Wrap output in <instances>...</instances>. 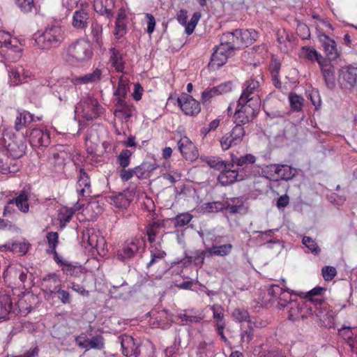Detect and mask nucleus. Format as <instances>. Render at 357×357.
I'll return each instance as SVG.
<instances>
[{
  "label": "nucleus",
  "mask_w": 357,
  "mask_h": 357,
  "mask_svg": "<svg viewBox=\"0 0 357 357\" xmlns=\"http://www.w3.org/2000/svg\"><path fill=\"white\" fill-rule=\"evenodd\" d=\"M278 301L279 307H287L288 319L291 321L303 319L316 312L317 307L311 306V300L303 301L291 300L290 293L278 285H272L267 289L264 303H273Z\"/></svg>",
  "instance_id": "obj_1"
},
{
  "label": "nucleus",
  "mask_w": 357,
  "mask_h": 357,
  "mask_svg": "<svg viewBox=\"0 0 357 357\" xmlns=\"http://www.w3.org/2000/svg\"><path fill=\"white\" fill-rule=\"evenodd\" d=\"M254 336V330L252 328H249L247 330L243 331L241 334V343H245L248 344L252 340Z\"/></svg>",
  "instance_id": "obj_64"
},
{
  "label": "nucleus",
  "mask_w": 357,
  "mask_h": 357,
  "mask_svg": "<svg viewBox=\"0 0 357 357\" xmlns=\"http://www.w3.org/2000/svg\"><path fill=\"white\" fill-rule=\"evenodd\" d=\"M255 161V156L250 153H247L240 157L232 154L231 157V162L229 163V168H232L235 165L242 167L247 164H254Z\"/></svg>",
  "instance_id": "obj_36"
},
{
  "label": "nucleus",
  "mask_w": 357,
  "mask_h": 357,
  "mask_svg": "<svg viewBox=\"0 0 357 357\" xmlns=\"http://www.w3.org/2000/svg\"><path fill=\"white\" fill-rule=\"evenodd\" d=\"M232 318L238 322H249L250 315L248 312L243 308H236L231 313Z\"/></svg>",
  "instance_id": "obj_47"
},
{
  "label": "nucleus",
  "mask_w": 357,
  "mask_h": 357,
  "mask_svg": "<svg viewBox=\"0 0 357 357\" xmlns=\"http://www.w3.org/2000/svg\"><path fill=\"white\" fill-rule=\"evenodd\" d=\"M260 105L259 96L254 91H243L234 114V123L240 125L249 123L255 117Z\"/></svg>",
  "instance_id": "obj_2"
},
{
  "label": "nucleus",
  "mask_w": 357,
  "mask_h": 357,
  "mask_svg": "<svg viewBox=\"0 0 357 357\" xmlns=\"http://www.w3.org/2000/svg\"><path fill=\"white\" fill-rule=\"evenodd\" d=\"M231 47L227 43L221 42L212 55L209 66L215 69L223 66L228 58L233 55L234 50H231Z\"/></svg>",
  "instance_id": "obj_12"
},
{
  "label": "nucleus",
  "mask_w": 357,
  "mask_h": 357,
  "mask_svg": "<svg viewBox=\"0 0 357 357\" xmlns=\"http://www.w3.org/2000/svg\"><path fill=\"white\" fill-rule=\"evenodd\" d=\"M201 13L196 12L192 16L189 22H187L185 25V32L188 35H190L194 31L198 22L201 18Z\"/></svg>",
  "instance_id": "obj_55"
},
{
  "label": "nucleus",
  "mask_w": 357,
  "mask_h": 357,
  "mask_svg": "<svg viewBox=\"0 0 357 357\" xmlns=\"http://www.w3.org/2000/svg\"><path fill=\"white\" fill-rule=\"evenodd\" d=\"M30 142L37 146H47L50 143V132L47 130L33 129L30 133Z\"/></svg>",
  "instance_id": "obj_20"
},
{
  "label": "nucleus",
  "mask_w": 357,
  "mask_h": 357,
  "mask_svg": "<svg viewBox=\"0 0 357 357\" xmlns=\"http://www.w3.org/2000/svg\"><path fill=\"white\" fill-rule=\"evenodd\" d=\"M132 152L128 149H123L117 156V162L122 167L126 168L130 165Z\"/></svg>",
  "instance_id": "obj_46"
},
{
  "label": "nucleus",
  "mask_w": 357,
  "mask_h": 357,
  "mask_svg": "<svg viewBox=\"0 0 357 357\" xmlns=\"http://www.w3.org/2000/svg\"><path fill=\"white\" fill-rule=\"evenodd\" d=\"M233 202L234 204H228L225 208L231 213H241L245 210V208L241 201L238 199H235Z\"/></svg>",
  "instance_id": "obj_56"
},
{
  "label": "nucleus",
  "mask_w": 357,
  "mask_h": 357,
  "mask_svg": "<svg viewBox=\"0 0 357 357\" xmlns=\"http://www.w3.org/2000/svg\"><path fill=\"white\" fill-rule=\"evenodd\" d=\"M142 242L136 238L128 239L118 250L117 258L123 261L133 257L139 251Z\"/></svg>",
  "instance_id": "obj_14"
},
{
  "label": "nucleus",
  "mask_w": 357,
  "mask_h": 357,
  "mask_svg": "<svg viewBox=\"0 0 357 357\" xmlns=\"http://www.w3.org/2000/svg\"><path fill=\"white\" fill-rule=\"evenodd\" d=\"M16 316L13 297L8 294L0 295V320H6Z\"/></svg>",
  "instance_id": "obj_16"
},
{
  "label": "nucleus",
  "mask_w": 357,
  "mask_h": 357,
  "mask_svg": "<svg viewBox=\"0 0 357 357\" xmlns=\"http://www.w3.org/2000/svg\"><path fill=\"white\" fill-rule=\"evenodd\" d=\"M205 256L206 254L204 251L197 250L190 257V260L195 265H202L204 263Z\"/></svg>",
  "instance_id": "obj_63"
},
{
  "label": "nucleus",
  "mask_w": 357,
  "mask_h": 357,
  "mask_svg": "<svg viewBox=\"0 0 357 357\" xmlns=\"http://www.w3.org/2000/svg\"><path fill=\"white\" fill-rule=\"evenodd\" d=\"M324 49L329 60H335L339 56L335 42L326 34L320 36Z\"/></svg>",
  "instance_id": "obj_26"
},
{
  "label": "nucleus",
  "mask_w": 357,
  "mask_h": 357,
  "mask_svg": "<svg viewBox=\"0 0 357 357\" xmlns=\"http://www.w3.org/2000/svg\"><path fill=\"white\" fill-rule=\"evenodd\" d=\"M93 55L92 45L84 39L72 43L66 50V60L74 64H83L89 61Z\"/></svg>",
  "instance_id": "obj_3"
},
{
  "label": "nucleus",
  "mask_w": 357,
  "mask_h": 357,
  "mask_svg": "<svg viewBox=\"0 0 357 357\" xmlns=\"http://www.w3.org/2000/svg\"><path fill=\"white\" fill-rule=\"evenodd\" d=\"M278 176L279 180L289 181L297 174L296 169L287 165H278Z\"/></svg>",
  "instance_id": "obj_39"
},
{
  "label": "nucleus",
  "mask_w": 357,
  "mask_h": 357,
  "mask_svg": "<svg viewBox=\"0 0 357 357\" xmlns=\"http://www.w3.org/2000/svg\"><path fill=\"white\" fill-rule=\"evenodd\" d=\"M102 73V69L97 68L92 73L85 75L82 77L73 79V83L75 85H80L82 84L94 83L100 80Z\"/></svg>",
  "instance_id": "obj_30"
},
{
  "label": "nucleus",
  "mask_w": 357,
  "mask_h": 357,
  "mask_svg": "<svg viewBox=\"0 0 357 357\" xmlns=\"http://www.w3.org/2000/svg\"><path fill=\"white\" fill-rule=\"evenodd\" d=\"M45 280L54 284V287L52 289L51 287H50L49 291L51 294H57L58 298L63 304H68L70 303L71 299L69 292L59 288L61 284L58 275L54 273L50 274Z\"/></svg>",
  "instance_id": "obj_18"
},
{
  "label": "nucleus",
  "mask_w": 357,
  "mask_h": 357,
  "mask_svg": "<svg viewBox=\"0 0 357 357\" xmlns=\"http://www.w3.org/2000/svg\"><path fill=\"white\" fill-rule=\"evenodd\" d=\"M29 248V244L24 241H17L12 243L11 252L19 255H25Z\"/></svg>",
  "instance_id": "obj_49"
},
{
  "label": "nucleus",
  "mask_w": 357,
  "mask_h": 357,
  "mask_svg": "<svg viewBox=\"0 0 357 357\" xmlns=\"http://www.w3.org/2000/svg\"><path fill=\"white\" fill-rule=\"evenodd\" d=\"M114 96L116 100L114 111V116L121 120H128L133 115L135 108L126 102V91H114Z\"/></svg>",
  "instance_id": "obj_8"
},
{
  "label": "nucleus",
  "mask_w": 357,
  "mask_h": 357,
  "mask_svg": "<svg viewBox=\"0 0 357 357\" xmlns=\"http://www.w3.org/2000/svg\"><path fill=\"white\" fill-rule=\"evenodd\" d=\"M243 179L244 178L242 175H240L236 170L231 169V168L222 169L218 177V182L223 186L233 184L236 181Z\"/></svg>",
  "instance_id": "obj_21"
},
{
  "label": "nucleus",
  "mask_w": 357,
  "mask_h": 357,
  "mask_svg": "<svg viewBox=\"0 0 357 357\" xmlns=\"http://www.w3.org/2000/svg\"><path fill=\"white\" fill-rule=\"evenodd\" d=\"M278 165H271L266 166L264 170L263 173L265 174V176L272 181H278L279 176L278 173Z\"/></svg>",
  "instance_id": "obj_53"
},
{
  "label": "nucleus",
  "mask_w": 357,
  "mask_h": 357,
  "mask_svg": "<svg viewBox=\"0 0 357 357\" xmlns=\"http://www.w3.org/2000/svg\"><path fill=\"white\" fill-rule=\"evenodd\" d=\"M16 197L9 199L10 204H15L17 208L24 213H27L29 211V204L28 203L29 194L23 190L19 194L15 193Z\"/></svg>",
  "instance_id": "obj_29"
},
{
  "label": "nucleus",
  "mask_w": 357,
  "mask_h": 357,
  "mask_svg": "<svg viewBox=\"0 0 357 357\" xmlns=\"http://www.w3.org/2000/svg\"><path fill=\"white\" fill-rule=\"evenodd\" d=\"M192 218V215L188 213L179 214L175 218V225L176 227H183L188 225Z\"/></svg>",
  "instance_id": "obj_59"
},
{
  "label": "nucleus",
  "mask_w": 357,
  "mask_h": 357,
  "mask_svg": "<svg viewBox=\"0 0 357 357\" xmlns=\"http://www.w3.org/2000/svg\"><path fill=\"white\" fill-rule=\"evenodd\" d=\"M233 248V245L230 243L222 245H213L211 248L207 249V252L211 255H217L224 257L228 255Z\"/></svg>",
  "instance_id": "obj_41"
},
{
  "label": "nucleus",
  "mask_w": 357,
  "mask_h": 357,
  "mask_svg": "<svg viewBox=\"0 0 357 357\" xmlns=\"http://www.w3.org/2000/svg\"><path fill=\"white\" fill-rule=\"evenodd\" d=\"M77 190L82 197L89 196L91 194V181L89 176L83 169H80L77 183Z\"/></svg>",
  "instance_id": "obj_25"
},
{
  "label": "nucleus",
  "mask_w": 357,
  "mask_h": 357,
  "mask_svg": "<svg viewBox=\"0 0 357 357\" xmlns=\"http://www.w3.org/2000/svg\"><path fill=\"white\" fill-rule=\"evenodd\" d=\"M137 357H155V349L152 344L139 346Z\"/></svg>",
  "instance_id": "obj_54"
},
{
  "label": "nucleus",
  "mask_w": 357,
  "mask_h": 357,
  "mask_svg": "<svg viewBox=\"0 0 357 357\" xmlns=\"http://www.w3.org/2000/svg\"><path fill=\"white\" fill-rule=\"evenodd\" d=\"M110 199L111 204L114 205L119 208H126L130 203V200L128 198L126 195L123 193L111 197Z\"/></svg>",
  "instance_id": "obj_44"
},
{
  "label": "nucleus",
  "mask_w": 357,
  "mask_h": 357,
  "mask_svg": "<svg viewBox=\"0 0 357 357\" xmlns=\"http://www.w3.org/2000/svg\"><path fill=\"white\" fill-rule=\"evenodd\" d=\"M178 149L186 160L193 162L199 157V151L196 145L186 136H183L177 142Z\"/></svg>",
  "instance_id": "obj_13"
},
{
  "label": "nucleus",
  "mask_w": 357,
  "mask_h": 357,
  "mask_svg": "<svg viewBox=\"0 0 357 357\" xmlns=\"http://www.w3.org/2000/svg\"><path fill=\"white\" fill-rule=\"evenodd\" d=\"M321 68V71L323 73V76L326 82V86L328 88H331L333 86V75L331 70V67L330 65H328L325 61L323 60V67L320 66Z\"/></svg>",
  "instance_id": "obj_48"
},
{
  "label": "nucleus",
  "mask_w": 357,
  "mask_h": 357,
  "mask_svg": "<svg viewBox=\"0 0 357 357\" xmlns=\"http://www.w3.org/2000/svg\"><path fill=\"white\" fill-rule=\"evenodd\" d=\"M82 243L86 248H94L99 251L100 248L104 246L105 240L93 229H86L82 231Z\"/></svg>",
  "instance_id": "obj_15"
},
{
  "label": "nucleus",
  "mask_w": 357,
  "mask_h": 357,
  "mask_svg": "<svg viewBox=\"0 0 357 357\" xmlns=\"http://www.w3.org/2000/svg\"><path fill=\"white\" fill-rule=\"evenodd\" d=\"M79 209L80 206L78 203H77L73 208H61L58 214V220L60 222L61 227H65L66 224L70 221L75 211H79Z\"/></svg>",
  "instance_id": "obj_31"
},
{
  "label": "nucleus",
  "mask_w": 357,
  "mask_h": 357,
  "mask_svg": "<svg viewBox=\"0 0 357 357\" xmlns=\"http://www.w3.org/2000/svg\"><path fill=\"white\" fill-rule=\"evenodd\" d=\"M211 310L213 312V319L217 322V326H218L219 324H225L223 321L224 315L222 307L218 305H214L211 307Z\"/></svg>",
  "instance_id": "obj_58"
},
{
  "label": "nucleus",
  "mask_w": 357,
  "mask_h": 357,
  "mask_svg": "<svg viewBox=\"0 0 357 357\" xmlns=\"http://www.w3.org/2000/svg\"><path fill=\"white\" fill-rule=\"evenodd\" d=\"M263 79L260 75L251 78L247 82L245 89H257L261 86Z\"/></svg>",
  "instance_id": "obj_62"
},
{
  "label": "nucleus",
  "mask_w": 357,
  "mask_h": 357,
  "mask_svg": "<svg viewBox=\"0 0 357 357\" xmlns=\"http://www.w3.org/2000/svg\"><path fill=\"white\" fill-rule=\"evenodd\" d=\"M24 70L22 67H10L8 73L10 78V86H17L25 79L23 75Z\"/></svg>",
  "instance_id": "obj_34"
},
{
  "label": "nucleus",
  "mask_w": 357,
  "mask_h": 357,
  "mask_svg": "<svg viewBox=\"0 0 357 357\" xmlns=\"http://www.w3.org/2000/svg\"><path fill=\"white\" fill-rule=\"evenodd\" d=\"M122 353L126 357H137L139 347L136 343L132 337L124 335L121 337V341Z\"/></svg>",
  "instance_id": "obj_24"
},
{
  "label": "nucleus",
  "mask_w": 357,
  "mask_h": 357,
  "mask_svg": "<svg viewBox=\"0 0 357 357\" xmlns=\"http://www.w3.org/2000/svg\"><path fill=\"white\" fill-rule=\"evenodd\" d=\"M114 0H94L93 7L95 10L101 15L111 19L114 15Z\"/></svg>",
  "instance_id": "obj_22"
},
{
  "label": "nucleus",
  "mask_w": 357,
  "mask_h": 357,
  "mask_svg": "<svg viewBox=\"0 0 357 357\" xmlns=\"http://www.w3.org/2000/svg\"><path fill=\"white\" fill-rule=\"evenodd\" d=\"M206 163L211 168L222 171L225 168H229V163L222 160L220 157L211 156L204 159Z\"/></svg>",
  "instance_id": "obj_42"
},
{
  "label": "nucleus",
  "mask_w": 357,
  "mask_h": 357,
  "mask_svg": "<svg viewBox=\"0 0 357 357\" xmlns=\"http://www.w3.org/2000/svg\"><path fill=\"white\" fill-rule=\"evenodd\" d=\"M47 240L49 245V252L56 255V248L59 243V235L57 232H48Z\"/></svg>",
  "instance_id": "obj_51"
},
{
  "label": "nucleus",
  "mask_w": 357,
  "mask_h": 357,
  "mask_svg": "<svg viewBox=\"0 0 357 357\" xmlns=\"http://www.w3.org/2000/svg\"><path fill=\"white\" fill-rule=\"evenodd\" d=\"M344 80L353 86L357 81V67L347 66L342 70Z\"/></svg>",
  "instance_id": "obj_40"
},
{
  "label": "nucleus",
  "mask_w": 357,
  "mask_h": 357,
  "mask_svg": "<svg viewBox=\"0 0 357 357\" xmlns=\"http://www.w3.org/2000/svg\"><path fill=\"white\" fill-rule=\"evenodd\" d=\"M36 300V296L29 292H23L22 295L13 296L15 314L27 315L32 310V305L35 303Z\"/></svg>",
  "instance_id": "obj_11"
},
{
  "label": "nucleus",
  "mask_w": 357,
  "mask_h": 357,
  "mask_svg": "<svg viewBox=\"0 0 357 357\" xmlns=\"http://www.w3.org/2000/svg\"><path fill=\"white\" fill-rule=\"evenodd\" d=\"M33 121V116L26 111L19 112L15 122V128L17 131L22 130L24 127Z\"/></svg>",
  "instance_id": "obj_35"
},
{
  "label": "nucleus",
  "mask_w": 357,
  "mask_h": 357,
  "mask_svg": "<svg viewBox=\"0 0 357 357\" xmlns=\"http://www.w3.org/2000/svg\"><path fill=\"white\" fill-rule=\"evenodd\" d=\"M161 228L162 225L159 222H153L152 224L149 225L146 227V233L149 243H153L155 241Z\"/></svg>",
  "instance_id": "obj_45"
},
{
  "label": "nucleus",
  "mask_w": 357,
  "mask_h": 357,
  "mask_svg": "<svg viewBox=\"0 0 357 357\" xmlns=\"http://www.w3.org/2000/svg\"><path fill=\"white\" fill-rule=\"evenodd\" d=\"M151 260L147 264V268H150L153 264L163 260L166 256V252L162 249L160 243L154 244L150 248Z\"/></svg>",
  "instance_id": "obj_32"
},
{
  "label": "nucleus",
  "mask_w": 357,
  "mask_h": 357,
  "mask_svg": "<svg viewBox=\"0 0 357 357\" xmlns=\"http://www.w3.org/2000/svg\"><path fill=\"white\" fill-rule=\"evenodd\" d=\"M91 36L96 45L100 47H103L102 40V26L99 24H93L91 26Z\"/></svg>",
  "instance_id": "obj_43"
},
{
  "label": "nucleus",
  "mask_w": 357,
  "mask_h": 357,
  "mask_svg": "<svg viewBox=\"0 0 357 357\" xmlns=\"http://www.w3.org/2000/svg\"><path fill=\"white\" fill-rule=\"evenodd\" d=\"M301 57L310 61H317L320 66L323 67V60L317 50L311 47H303L300 52Z\"/></svg>",
  "instance_id": "obj_33"
},
{
  "label": "nucleus",
  "mask_w": 357,
  "mask_h": 357,
  "mask_svg": "<svg viewBox=\"0 0 357 357\" xmlns=\"http://www.w3.org/2000/svg\"><path fill=\"white\" fill-rule=\"evenodd\" d=\"M224 208V204L220 202H208L203 206L204 210L208 213H215L222 210Z\"/></svg>",
  "instance_id": "obj_57"
},
{
  "label": "nucleus",
  "mask_w": 357,
  "mask_h": 357,
  "mask_svg": "<svg viewBox=\"0 0 357 357\" xmlns=\"http://www.w3.org/2000/svg\"><path fill=\"white\" fill-rule=\"evenodd\" d=\"M63 33L60 26H49L36 39V43L43 50L58 47L63 40Z\"/></svg>",
  "instance_id": "obj_5"
},
{
  "label": "nucleus",
  "mask_w": 357,
  "mask_h": 357,
  "mask_svg": "<svg viewBox=\"0 0 357 357\" xmlns=\"http://www.w3.org/2000/svg\"><path fill=\"white\" fill-rule=\"evenodd\" d=\"M322 276L326 281L332 280L337 275V271L335 267L326 266H324L322 270Z\"/></svg>",
  "instance_id": "obj_60"
},
{
  "label": "nucleus",
  "mask_w": 357,
  "mask_h": 357,
  "mask_svg": "<svg viewBox=\"0 0 357 357\" xmlns=\"http://www.w3.org/2000/svg\"><path fill=\"white\" fill-rule=\"evenodd\" d=\"M177 103L186 116H197L201 111L199 102L192 96L182 93L177 98Z\"/></svg>",
  "instance_id": "obj_10"
},
{
  "label": "nucleus",
  "mask_w": 357,
  "mask_h": 357,
  "mask_svg": "<svg viewBox=\"0 0 357 357\" xmlns=\"http://www.w3.org/2000/svg\"><path fill=\"white\" fill-rule=\"evenodd\" d=\"M302 243L314 255H317L320 253V252H321L320 248L318 246L317 242L312 238H310L309 236H304L303 238Z\"/></svg>",
  "instance_id": "obj_52"
},
{
  "label": "nucleus",
  "mask_w": 357,
  "mask_h": 357,
  "mask_svg": "<svg viewBox=\"0 0 357 357\" xmlns=\"http://www.w3.org/2000/svg\"><path fill=\"white\" fill-rule=\"evenodd\" d=\"M19 169V161L10 157L6 151L0 149V172L2 174L15 173Z\"/></svg>",
  "instance_id": "obj_19"
},
{
  "label": "nucleus",
  "mask_w": 357,
  "mask_h": 357,
  "mask_svg": "<svg viewBox=\"0 0 357 357\" xmlns=\"http://www.w3.org/2000/svg\"><path fill=\"white\" fill-rule=\"evenodd\" d=\"M76 344L86 350L91 349L100 350L104 348V339L102 335H96L91 339H87L84 334L75 337Z\"/></svg>",
  "instance_id": "obj_17"
},
{
  "label": "nucleus",
  "mask_w": 357,
  "mask_h": 357,
  "mask_svg": "<svg viewBox=\"0 0 357 357\" xmlns=\"http://www.w3.org/2000/svg\"><path fill=\"white\" fill-rule=\"evenodd\" d=\"M102 107L98 101L91 96L82 97L75 108V119L92 121L102 112Z\"/></svg>",
  "instance_id": "obj_4"
},
{
  "label": "nucleus",
  "mask_w": 357,
  "mask_h": 357,
  "mask_svg": "<svg viewBox=\"0 0 357 357\" xmlns=\"http://www.w3.org/2000/svg\"><path fill=\"white\" fill-rule=\"evenodd\" d=\"M126 25L125 23L115 22V27L113 33L116 38L119 39L126 33Z\"/></svg>",
  "instance_id": "obj_61"
},
{
  "label": "nucleus",
  "mask_w": 357,
  "mask_h": 357,
  "mask_svg": "<svg viewBox=\"0 0 357 357\" xmlns=\"http://www.w3.org/2000/svg\"><path fill=\"white\" fill-rule=\"evenodd\" d=\"M237 34L238 35L241 42V47H246L252 45L258 38V33L255 29H237Z\"/></svg>",
  "instance_id": "obj_27"
},
{
  "label": "nucleus",
  "mask_w": 357,
  "mask_h": 357,
  "mask_svg": "<svg viewBox=\"0 0 357 357\" xmlns=\"http://www.w3.org/2000/svg\"><path fill=\"white\" fill-rule=\"evenodd\" d=\"M3 149L7 154L15 160H18L25 153L26 145V139L22 135H10L6 133L3 135Z\"/></svg>",
  "instance_id": "obj_6"
},
{
  "label": "nucleus",
  "mask_w": 357,
  "mask_h": 357,
  "mask_svg": "<svg viewBox=\"0 0 357 357\" xmlns=\"http://www.w3.org/2000/svg\"><path fill=\"white\" fill-rule=\"evenodd\" d=\"M240 38L238 35L237 34V29L235 30L233 32H228L226 33H224L222 37V42L223 43H227L229 46H231V48L232 50H234L237 48H241V42L239 40Z\"/></svg>",
  "instance_id": "obj_38"
},
{
  "label": "nucleus",
  "mask_w": 357,
  "mask_h": 357,
  "mask_svg": "<svg viewBox=\"0 0 357 357\" xmlns=\"http://www.w3.org/2000/svg\"><path fill=\"white\" fill-rule=\"evenodd\" d=\"M70 158L69 153L64 150H53L48 158V162L56 169H62Z\"/></svg>",
  "instance_id": "obj_23"
},
{
  "label": "nucleus",
  "mask_w": 357,
  "mask_h": 357,
  "mask_svg": "<svg viewBox=\"0 0 357 357\" xmlns=\"http://www.w3.org/2000/svg\"><path fill=\"white\" fill-rule=\"evenodd\" d=\"M109 51L111 52L109 61L112 66L114 67L117 72L123 73L124 70V61L122 54L114 48H111Z\"/></svg>",
  "instance_id": "obj_37"
},
{
  "label": "nucleus",
  "mask_w": 357,
  "mask_h": 357,
  "mask_svg": "<svg viewBox=\"0 0 357 357\" xmlns=\"http://www.w3.org/2000/svg\"><path fill=\"white\" fill-rule=\"evenodd\" d=\"M1 52L5 54L6 59L16 61L22 55V48L20 41L12 37L9 33L0 31Z\"/></svg>",
  "instance_id": "obj_7"
},
{
  "label": "nucleus",
  "mask_w": 357,
  "mask_h": 357,
  "mask_svg": "<svg viewBox=\"0 0 357 357\" xmlns=\"http://www.w3.org/2000/svg\"><path fill=\"white\" fill-rule=\"evenodd\" d=\"M86 7H82L80 9L76 10L73 17V26L76 29L85 28L89 22V13Z\"/></svg>",
  "instance_id": "obj_28"
},
{
  "label": "nucleus",
  "mask_w": 357,
  "mask_h": 357,
  "mask_svg": "<svg viewBox=\"0 0 357 357\" xmlns=\"http://www.w3.org/2000/svg\"><path fill=\"white\" fill-rule=\"evenodd\" d=\"M245 136V130L242 125L236 123L232 130L224 135L220 139L221 148L227 151L229 148L240 144Z\"/></svg>",
  "instance_id": "obj_9"
},
{
  "label": "nucleus",
  "mask_w": 357,
  "mask_h": 357,
  "mask_svg": "<svg viewBox=\"0 0 357 357\" xmlns=\"http://www.w3.org/2000/svg\"><path fill=\"white\" fill-rule=\"evenodd\" d=\"M289 100L291 107L294 111H300L303 105V98L295 93H290Z\"/></svg>",
  "instance_id": "obj_50"
}]
</instances>
